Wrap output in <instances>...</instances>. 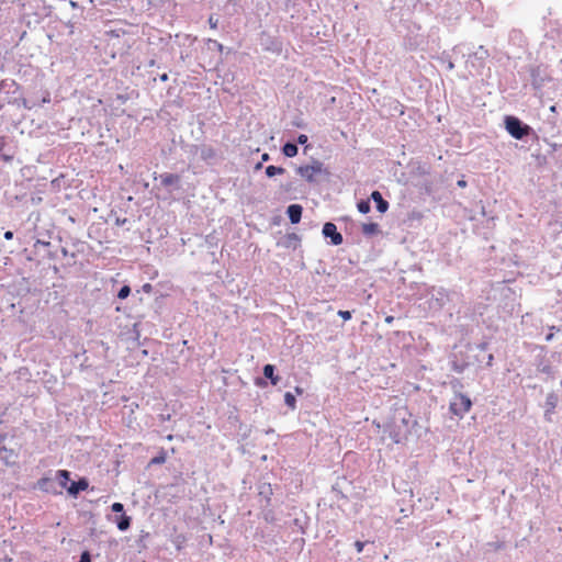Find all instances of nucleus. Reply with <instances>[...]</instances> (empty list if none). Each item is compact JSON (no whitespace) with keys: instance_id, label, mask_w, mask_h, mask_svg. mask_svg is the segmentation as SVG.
Returning <instances> with one entry per match:
<instances>
[{"instance_id":"nucleus-2","label":"nucleus","mask_w":562,"mask_h":562,"mask_svg":"<svg viewBox=\"0 0 562 562\" xmlns=\"http://www.w3.org/2000/svg\"><path fill=\"white\" fill-rule=\"evenodd\" d=\"M472 408V401L471 398L461 392L454 393L452 400L449 404V412L459 417L460 419L465 416Z\"/></svg>"},{"instance_id":"nucleus-29","label":"nucleus","mask_w":562,"mask_h":562,"mask_svg":"<svg viewBox=\"0 0 562 562\" xmlns=\"http://www.w3.org/2000/svg\"><path fill=\"white\" fill-rule=\"evenodd\" d=\"M393 321H394V317H393V316H386V317H385V322H386L387 324L393 323Z\"/></svg>"},{"instance_id":"nucleus-3","label":"nucleus","mask_w":562,"mask_h":562,"mask_svg":"<svg viewBox=\"0 0 562 562\" xmlns=\"http://www.w3.org/2000/svg\"><path fill=\"white\" fill-rule=\"evenodd\" d=\"M505 128L516 139H522L531 132L529 125L522 124L518 117L510 115L505 117Z\"/></svg>"},{"instance_id":"nucleus-16","label":"nucleus","mask_w":562,"mask_h":562,"mask_svg":"<svg viewBox=\"0 0 562 562\" xmlns=\"http://www.w3.org/2000/svg\"><path fill=\"white\" fill-rule=\"evenodd\" d=\"M167 460V453L164 449H161V451L159 452L158 456L154 457L151 460H150V464H162L165 463Z\"/></svg>"},{"instance_id":"nucleus-25","label":"nucleus","mask_w":562,"mask_h":562,"mask_svg":"<svg viewBox=\"0 0 562 562\" xmlns=\"http://www.w3.org/2000/svg\"><path fill=\"white\" fill-rule=\"evenodd\" d=\"M355 547L357 549V552L360 553V552H362V550L364 548V543L361 541H356Z\"/></svg>"},{"instance_id":"nucleus-28","label":"nucleus","mask_w":562,"mask_h":562,"mask_svg":"<svg viewBox=\"0 0 562 562\" xmlns=\"http://www.w3.org/2000/svg\"><path fill=\"white\" fill-rule=\"evenodd\" d=\"M256 385H258V386H265V385H266V382H265V381H262V380H260V379H257V380H256Z\"/></svg>"},{"instance_id":"nucleus-37","label":"nucleus","mask_w":562,"mask_h":562,"mask_svg":"<svg viewBox=\"0 0 562 562\" xmlns=\"http://www.w3.org/2000/svg\"><path fill=\"white\" fill-rule=\"evenodd\" d=\"M458 184H459L460 187H464V186H465V181H464V180H460V181L458 182Z\"/></svg>"},{"instance_id":"nucleus-12","label":"nucleus","mask_w":562,"mask_h":562,"mask_svg":"<svg viewBox=\"0 0 562 562\" xmlns=\"http://www.w3.org/2000/svg\"><path fill=\"white\" fill-rule=\"evenodd\" d=\"M297 146L295 144H292V143H286L283 148H282V153L286 156V157H294L297 155Z\"/></svg>"},{"instance_id":"nucleus-27","label":"nucleus","mask_w":562,"mask_h":562,"mask_svg":"<svg viewBox=\"0 0 562 562\" xmlns=\"http://www.w3.org/2000/svg\"><path fill=\"white\" fill-rule=\"evenodd\" d=\"M151 285L149 283H146L143 285V290L146 292V293H149L151 291Z\"/></svg>"},{"instance_id":"nucleus-24","label":"nucleus","mask_w":562,"mask_h":562,"mask_svg":"<svg viewBox=\"0 0 562 562\" xmlns=\"http://www.w3.org/2000/svg\"><path fill=\"white\" fill-rule=\"evenodd\" d=\"M308 140V137L305 134H301L297 136V143L301 145L306 144Z\"/></svg>"},{"instance_id":"nucleus-30","label":"nucleus","mask_w":562,"mask_h":562,"mask_svg":"<svg viewBox=\"0 0 562 562\" xmlns=\"http://www.w3.org/2000/svg\"><path fill=\"white\" fill-rule=\"evenodd\" d=\"M211 156H213V150L209 149V153H206V155H203V158H207V157H211Z\"/></svg>"},{"instance_id":"nucleus-34","label":"nucleus","mask_w":562,"mask_h":562,"mask_svg":"<svg viewBox=\"0 0 562 562\" xmlns=\"http://www.w3.org/2000/svg\"><path fill=\"white\" fill-rule=\"evenodd\" d=\"M552 338H553V333H550L547 335L546 340L550 341V340H552Z\"/></svg>"},{"instance_id":"nucleus-18","label":"nucleus","mask_w":562,"mask_h":562,"mask_svg":"<svg viewBox=\"0 0 562 562\" xmlns=\"http://www.w3.org/2000/svg\"><path fill=\"white\" fill-rule=\"evenodd\" d=\"M130 293H131V288L128 285H124L120 289V291L117 293V297L121 300H124L130 295Z\"/></svg>"},{"instance_id":"nucleus-32","label":"nucleus","mask_w":562,"mask_h":562,"mask_svg":"<svg viewBox=\"0 0 562 562\" xmlns=\"http://www.w3.org/2000/svg\"><path fill=\"white\" fill-rule=\"evenodd\" d=\"M295 393H296L297 395H301V394L303 393V390H302L300 386H296V387H295Z\"/></svg>"},{"instance_id":"nucleus-4","label":"nucleus","mask_w":562,"mask_h":562,"mask_svg":"<svg viewBox=\"0 0 562 562\" xmlns=\"http://www.w3.org/2000/svg\"><path fill=\"white\" fill-rule=\"evenodd\" d=\"M323 164L321 161H313L311 165L300 166L296 171L308 182H313L315 177L322 172Z\"/></svg>"},{"instance_id":"nucleus-10","label":"nucleus","mask_w":562,"mask_h":562,"mask_svg":"<svg viewBox=\"0 0 562 562\" xmlns=\"http://www.w3.org/2000/svg\"><path fill=\"white\" fill-rule=\"evenodd\" d=\"M263 375L270 380L272 385H277L280 381V376L274 374V366L266 364L263 367Z\"/></svg>"},{"instance_id":"nucleus-7","label":"nucleus","mask_w":562,"mask_h":562,"mask_svg":"<svg viewBox=\"0 0 562 562\" xmlns=\"http://www.w3.org/2000/svg\"><path fill=\"white\" fill-rule=\"evenodd\" d=\"M159 179H160L161 186H164L166 188L172 187V186L178 187L180 183V176L176 175V173L165 172L159 176Z\"/></svg>"},{"instance_id":"nucleus-20","label":"nucleus","mask_w":562,"mask_h":562,"mask_svg":"<svg viewBox=\"0 0 562 562\" xmlns=\"http://www.w3.org/2000/svg\"><path fill=\"white\" fill-rule=\"evenodd\" d=\"M338 315L345 319V321H349L351 318V313L349 311H338Z\"/></svg>"},{"instance_id":"nucleus-5","label":"nucleus","mask_w":562,"mask_h":562,"mask_svg":"<svg viewBox=\"0 0 562 562\" xmlns=\"http://www.w3.org/2000/svg\"><path fill=\"white\" fill-rule=\"evenodd\" d=\"M323 234L326 238H330L334 245H340L342 243V236L337 231V226L334 223H325Z\"/></svg>"},{"instance_id":"nucleus-31","label":"nucleus","mask_w":562,"mask_h":562,"mask_svg":"<svg viewBox=\"0 0 562 562\" xmlns=\"http://www.w3.org/2000/svg\"><path fill=\"white\" fill-rule=\"evenodd\" d=\"M12 235H13V234H12V232H7V233L4 234V237H5L7 239H11V238H12Z\"/></svg>"},{"instance_id":"nucleus-38","label":"nucleus","mask_w":562,"mask_h":562,"mask_svg":"<svg viewBox=\"0 0 562 562\" xmlns=\"http://www.w3.org/2000/svg\"><path fill=\"white\" fill-rule=\"evenodd\" d=\"M167 439H168V440H172V439H173V436H172V435H168V436H167Z\"/></svg>"},{"instance_id":"nucleus-1","label":"nucleus","mask_w":562,"mask_h":562,"mask_svg":"<svg viewBox=\"0 0 562 562\" xmlns=\"http://www.w3.org/2000/svg\"><path fill=\"white\" fill-rule=\"evenodd\" d=\"M386 431L395 443L404 442L409 435V420L405 409H396L386 425Z\"/></svg>"},{"instance_id":"nucleus-39","label":"nucleus","mask_w":562,"mask_h":562,"mask_svg":"<svg viewBox=\"0 0 562 562\" xmlns=\"http://www.w3.org/2000/svg\"><path fill=\"white\" fill-rule=\"evenodd\" d=\"M2 440H3V437L0 436V441H2Z\"/></svg>"},{"instance_id":"nucleus-13","label":"nucleus","mask_w":562,"mask_h":562,"mask_svg":"<svg viewBox=\"0 0 562 562\" xmlns=\"http://www.w3.org/2000/svg\"><path fill=\"white\" fill-rule=\"evenodd\" d=\"M130 526H131V517H128L126 515H122L117 520V528L121 531H125L130 528Z\"/></svg>"},{"instance_id":"nucleus-36","label":"nucleus","mask_w":562,"mask_h":562,"mask_svg":"<svg viewBox=\"0 0 562 562\" xmlns=\"http://www.w3.org/2000/svg\"><path fill=\"white\" fill-rule=\"evenodd\" d=\"M453 369H454L456 371H458V372H461V371L463 370V368H462V367H460V366H456Z\"/></svg>"},{"instance_id":"nucleus-15","label":"nucleus","mask_w":562,"mask_h":562,"mask_svg":"<svg viewBox=\"0 0 562 562\" xmlns=\"http://www.w3.org/2000/svg\"><path fill=\"white\" fill-rule=\"evenodd\" d=\"M284 403L291 408V409H295L296 407V400H295V396L290 393V392H286L284 394Z\"/></svg>"},{"instance_id":"nucleus-35","label":"nucleus","mask_w":562,"mask_h":562,"mask_svg":"<svg viewBox=\"0 0 562 562\" xmlns=\"http://www.w3.org/2000/svg\"><path fill=\"white\" fill-rule=\"evenodd\" d=\"M261 159H262V161H267L269 159V155L268 154H263Z\"/></svg>"},{"instance_id":"nucleus-17","label":"nucleus","mask_w":562,"mask_h":562,"mask_svg":"<svg viewBox=\"0 0 562 562\" xmlns=\"http://www.w3.org/2000/svg\"><path fill=\"white\" fill-rule=\"evenodd\" d=\"M357 207L360 213L367 214L370 212V203L367 200H361L358 202Z\"/></svg>"},{"instance_id":"nucleus-33","label":"nucleus","mask_w":562,"mask_h":562,"mask_svg":"<svg viewBox=\"0 0 562 562\" xmlns=\"http://www.w3.org/2000/svg\"><path fill=\"white\" fill-rule=\"evenodd\" d=\"M160 80L161 81H167L168 80V75L167 74H164L160 76Z\"/></svg>"},{"instance_id":"nucleus-23","label":"nucleus","mask_w":562,"mask_h":562,"mask_svg":"<svg viewBox=\"0 0 562 562\" xmlns=\"http://www.w3.org/2000/svg\"><path fill=\"white\" fill-rule=\"evenodd\" d=\"M111 508L115 513H121L124 509L123 504H121V503H113Z\"/></svg>"},{"instance_id":"nucleus-8","label":"nucleus","mask_w":562,"mask_h":562,"mask_svg":"<svg viewBox=\"0 0 562 562\" xmlns=\"http://www.w3.org/2000/svg\"><path fill=\"white\" fill-rule=\"evenodd\" d=\"M302 206L299 204H291L286 214L291 221L292 224H296L301 221L302 217Z\"/></svg>"},{"instance_id":"nucleus-6","label":"nucleus","mask_w":562,"mask_h":562,"mask_svg":"<svg viewBox=\"0 0 562 562\" xmlns=\"http://www.w3.org/2000/svg\"><path fill=\"white\" fill-rule=\"evenodd\" d=\"M88 486H89V483H88L87 479L82 477L77 482H71L69 487H67V492L69 495L77 497V495L81 491H86L88 488Z\"/></svg>"},{"instance_id":"nucleus-21","label":"nucleus","mask_w":562,"mask_h":562,"mask_svg":"<svg viewBox=\"0 0 562 562\" xmlns=\"http://www.w3.org/2000/svg\"><path fill=\"white\" fill-rule=\"evenodd\" d=\"M557 396L553 394H550L547 398V404L551 406L553 409L555 407Z\"/></svg>"},{"instance_id":"nucleus-14","label":"nucleus","mask_w":562,"mask_h":562,"mask_svg":"<svg viewBox=\"0 0 562 562\" xmlns=\"http://www.w3.org/2000/svg\"><path fill=\"white\" fill-rule=\"evenodd\" d=\"M284 171H285V169L282 167L268 166L266 168V175L268 177H274L277 175H282V173H284Z\"/></svg>"},{"instance_id":"nucleus-19","label":"nucleus","mask_w":562,"mask_h":562,"mask_svg":"<svg viewBox=\"0 0 562 562\" xmlns=\"http://www.w3.org/2000/svg\"><path fill=\"white\" fill-rule=\"evenodd\" d=\"M376 228H378V224H375V223L363 225V231H364V233H368V234L374 233L376 231Z\"/></svg>"},{"instance_id":"nucleus-9","label":"nucleus","mask_w":562,"mask_h":562,"mask_svg":"<svg viewBox=\"0 0 562 562\" xmlns=\"http://www.w3.org/2000/svg\"><path fill=\"white\" fill-rule=\"evenodd\" d=\"M371 199L376 203V209L379 212L384 213L387 210L389 203L383 199L379 191H373L371 193Z\"/></svg>"},{"instance_id":"nucleus-11","label":"nucleus","mask_w":562,"mask_h":562,"mask_svg":"<svg viewBox=\"0 0 562 562\" xmlns=\"http://www.w3.org/2000/svg\"><path fill=\"white\" fill-rule=\"evenodd\" d=\"M56 477L59 482V485L67 490L69 487L68 482L70 481V472L67 470H58L56 472Z\"/></svg>"},{"instance_id":"nucleus-26","label":"nucleus","mask_w":562,"mask_h":562,"mask_svg":"<svg viewBox=\"0 0 562 562\" xmlns=\"http://www.w3.org/2000/svg\"><path fill=\"white\" fill-rule=\"evenodd\" d=\"M209 23H210V26H211L212 29H216V27H217V20L213 19V16H211V18L209 19Z\"/></svg>"},{"instance_id":"nucleus-22","label":"nucleus","mask_w":562,"mask_h":562,"mask_svg":"<svg viewBox=\"0 0 562 562\" xmlns=\"http://www.w3.org/2000/svg\"><path fill=\"white\" fill-rule=\"evenodd\" d=\"M79 562H91L90 553L88 551H83L81 553Z\"/></svg>"}]
</instances>
